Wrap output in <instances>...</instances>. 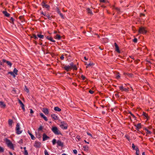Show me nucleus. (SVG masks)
<instances>
[{"label":"nucleus","instance_id":"obj_54","mask_svg":"<svg viewBox=\"0 0 155 155\" xmlns=\"http://www.w3.org/2000/svg\"><path fill=\"white\" fill-rule=\"evenodd\" d=\"M129 113L134 118H136V117L134 116V115L131 112H130Z\"/></svg>","mask_w":155,"mask_h":155},{"label":"nucleus","instance_id":"obj_44","mask_svg":"<svg viewBox=\"0 0 155 155\" xmlns=\"http://www.w3.org/2000/svg\"><path fill=\"white\" fill-rule=\"evenodd\" d=\"M44 153L45 155H49L48 152V151L46 150H45Z\"/></svg>","mask_w":155,"mask_h":155},{"label":"nucleus","instance_id":"obj_7","mask_svg":"<svg viewBox=\"0 0 155 155\" xmlns=\"http://www.w3.org/2000/svg\"><path fill=\"white\" fill-rule=\"evenodd\" d=\"M41 143L39 142L36 141L34 145V146L36 148H39L41 147Z\"/></svg>","mask_w":155,"mask_h":155},{"label":"nucleus","instance_id":"obj_60","mask_svg":"<svg viewBox=\"0 0 155 155\" xmlns=\"http://www.w3.org/2000/svg\"><path fill=\"white\" fill-rule=\"evenodd\" d=\"M3 61L4 62H6L7 63V61H6V60L5 59H3Z\"/></svg>","mask_w":155,"mask_h":155},{"label":"nucleus","instance_id":"obj_24","mask_svg":"<svg viewBox=\"0 0 155 155\" xmlns=\"http://www.w3.org/2000/svg\"><path fill=\"white\" fill-rule=\"evenodd\" d=\"M51 117L54 120H56L58 119V117L57 116L54 114H51Z\"/></svg>","mask_w":155,"mask_h":155},{"label":"nucleus","instance_id":"obj_10","mask_svg":"<svg viewBox=\"0 0 155 155\" xmlns=\"http://www.w3.org/2000/svg\"><path fill=\"white\" fill-rule=\"evenodd\" d=\"M64 69L66 71H70V70L71 69V67L70 66V65H65L64 67Z\"/></svg>","mask_w":155,"mask_h":155},{"label":"nucleus","instance_id":"obj_12","mask_svg":"<svg viewBox=\"0 0 155 155\" xmlns=\"http://www.w3.org/2000/svg\"><path fill=\"white\" fill-rule=\"evenodd\" d=\"M114 45L115 47L116 51L118 53H120V51L119 49V48L117 45L116 43H114Z\"/></svg>","mask_w":155,"mask_h":155},{"label":"nucleus","instance_id":"obj_26","mask_svg":"<svg viewBox=\"0 0 155 155\" xmlns=\"http://www.w3.org/2000/svg\"><path fill=\"white\" fill-rule=\"evenodd\" d=\"M54 38H55L56 39H57L58 40H60L61 39V37L59 35L57 34L55 36Z\"/></svg>","mask_w":155,"mask_h":155},{"label":"nucleus","instance_id":"obj_50","mask_svg":"<svg viewBox=\"0 0 155 155\" xmlns=\"http://www.w3.org/2000/svg\"><path fill=\"white\" fill-rule=\"evenodd\" d=\"M57 12L58 14L60 13H61V11H60L59 9L58 8H57Z\"/></svg>","mask_w":155,"mask_h":155},{"label":"nucleus","instance_id":"obj_9","mask_svg":"<svg viewBox=\"0 0 155 155\" xmlns=\"http://www.w3.org/2000/svg\"><path fill=\"white\" fill-rule=\"evenodd\" d=\"M57 145L58 146H61L62 147L63 146V143L60 140H58L57 142Z\"/></svg>","mask_w":155,"mask_h":155},{"label":"nucleus","instance_id":"obj_53","mask_svg":"<svg viewBox=\"0 0 155 155\" xmlns=\"http://www.w3.org/2000/svg\"><path fill=\"white\" fill-rule=\"evenodd\" d=\"M43 129V127L42 126H40L38 129V130H42Z\"/></svg>","mask_w":155,"mask_h":155},{"label":"nucleus","instance_id":"obj_64","mask_svg":"<svg viewBox=\"0 0 155 155\" xmlns=\"http://www.w3.org/2000/svg\"><path fill=\"white\" fill-rule=\"evenodd\" d=\"M41 13L43 15H44V16H46V14L45 13H45H43V12H42V13Z\"/></svg>","mask_w":155,"mask_h":155},{"label":"nucleus","instance_id":"obj_43","mask_svg":"<svg viewBox=\"0 0 155 155\" xmlns=\"http://www.w3.org/2000/svg\"><path fill=\"white\" fill-rule=\"evenodd\" d=\"M81 78L83 80H84L86 78L83 75L81 76Z\"/></svg>","mask_w":155,"mask_h":155},{"label":"nucleus","instance_id":"obj_41","mask_svg":"<svg viewBox=\"0 0 155 155\" xmlns=\"http://www.w3.org/2000/svg\"><path fill=\"white\" fill-rule=\"evenodd\" d=\"M46 16L48 18V19H49V20L51 19V18L50 17V15L49 14H47Z\"/></svg>","mask_w":155,"mask_h":155},{"label":"nucleus","instance_id":"obj_4","mask_svg":"<svg viewBox=\"0 0 155 155\" xmlns=\"http://www.w3.org/2000/svg\"><path fill=\"white\" fill-rule=\"evenodd\" d=\"M147 32V30L144 27H141L139 28L138 31L139 33L146 34Z\"/></svg>","mask_w":155,"mask_h":155},{"label":"nucleus","instance_id":"obj_13","mask_svg":"<svg viewBox=\"0 0 155 155\" xmlns=\"http://www.w3.org/2000/svg\"><path fill=\"white\" fill-rule=\"evenodd\" d=\"M19 103L21 104L22 109L24 111H25V105L24 104L22 103V101L20 100H18Z\"/></svg>","mask_w":155,"mask_h":155},{"label":"nucleus","instance_id":"obj_16","mask_svg":"<svg viewBox=\"0 0 155 155\" xmlns=\"http://www.w3.org/2000/svg\"><path fill=\"white\" fill-rule=\"evenodd\" d=\"M0 107L1 108H5L6 107V105L3 102L1 101L0 102Z\"/></svg>","mask_w":155,"mask_h":155},{"label":"nucleus","instance_id":"obj_31","mask_svg":"<svg viewBox=\"0 0 155 155\" xmlns=\"http://www.w3.org/2000/svg\"><path fill=\"white\" fill-rule=\"evenodd\" d=\"M13 123V121L12 120L9 119L8 120V124L10 126H11Z\"/></svg>","mask_w":155,"mask_h":155},{"label":"nucleus","instance_id":"obj_36","mask_svg":"<svg viewBox=\"0 0 155 155\" xmlns=\"http://www.w3.org/2000/svg\"><path fill=\"white\" fill-rule=\"evenodd\" d=\"M4 151V148L3 147H1L0 146V152H1V153L3 152Z\"/></svg>","mask_w":155,"mask_h":155},{"label":"nucleus","instance_id":"obj_17","mask_svg":"<svg viewBox=\"0 0 155 155\" xmlns=\"http://www.w3.org/2000/svg\"><path fill=\"white\" fill-rule=\"evenodd\" d=\"M2 13L6 17H8L9 16L10 14L8 13L6 11H3L2 12Z\"/></svg>","mask_w":155,"mask_h":155},{"label":"nucleus","instance_id":"obj_1","mask_svg":"<svg viewBox=\"0 0 155 155\" xmlns=\"http://www.w3.org/2000/svg\"><path fill=\"white\" fill-rule=\"evenodd\" d=\"M5 142L6 144L8 147L12 150H14V148L13 144L9 139H6Z\"/></svg>","mask_w":155,"mask_h":155},{"label":"nucleus","instance_id":"obj_25","mask_svg":"<svg viewBox=\"0 0 155 155\" xmlns=\"http://www.w3.org/2000/svg\"><path fill=\"white\" fill-rule=\"evenodd\" d=\"M47 38L52 42H55V41L53 40V38L51 37H49V36H47Z\"/></svg>","mask_w":155,"mask_h":155},{"label":"nucleus","instance_id":"obj_56","mask_svg":"<svg viewBox=\"0 0 155 155\" xmlns=\"http://www.w3.org/2000/svg\"><path fill=\"white\" fill-rule=\"evenodd\" d=\"M60 58L61 59L63 60L64 59V57L63 55H62L60 57Z\"/></svg>","mask_w":155,"mask_h":155},{"label":"nucleus","instance_id":"obj_63","mask_svg":"<svg viewBox=\"0 0 155 155\" xmlns=\"http://www.w3.org/2000/svg\"><path fill=\"white\" fill-rule=\"evenodd\" d=\"M72 84H73V85H74L75 86H77V84H76V83H74H74H72Z\"/></svg>","mask_w":155,"mask_h":155},{"label":"nucleus","instance_id":"obj_49","mask_svg":"<svg viewBox=\"0 0 155 155\" xmlns=\"http://www.w3.org/2000/svg\"><path fill=\"white\" fill-rule=\"evenodd\" d=\"M24 154L25 155H28V153L27 150L25 151L24 153Z\"/></svg>","mask_w":155,"mask_h":155},{"label":"nucleus","instance_id":"obj_52","mask_svg":"<svg viewBox=\"0 0 155 155\" xmlns=\"http://www.w3.org/2000/svg\"><path fill=\"white\" fill-rule=\"evenodd\" d=\"M73 153L75 154H76L77 153V151L76 150H73Z\"/></svg>","mask_w":155,"mask_h":155},{"label":"nucleus","instance_id":"obj_55","mask_svg":"<svg viewBox=\"0 0 155 155\" xmlns=\"http://www.w3.org/2000/svg\"><path fill=\"white\" fill-rule=\"evenodd\" d=\"M89 92L91 94H93L94 93V91L91 90H89Z\"/></svg>","mask_w":155,"mask_h":155},{"label":"nucleus","instance_id":"obj_34","mask_svg":"<svg viewBox=\"0 0 155 155\" xmlns=\"http://www.w3.org/2000/svg\"><path fill=\"white\" fill-rule=\"evenodd\" d=\"M142 114L145 117H146L147 118V117H148L147 114H146V113L144 112H143Z\"/></svg>","mask_w":155,"mask_h":155},{"label":"nucleus","instance_id":"obj_22","mask_svg":"<svg viewBox=\"0 0 155 155\" xmlns=\"http://www.w3.org/2000/svg\"><path fill=\"white\" fill-rule=\"evenodd\" d=\"M54 110L55 111H60L61 110V109L59 108L58 107H54Z\"/></svg>","mask_w":155,"mask_h":155},{"label":"nucleus","instance_id":"obj_51","mask_svg":"<svg viewBox=\"0 0 155 155\" xmlns=\"http://www.w3.org/2000/svg\"><path fill=\"white\" fill-rule=\"evenodd\" d=\"M76 138L78 140H79L81 139L80 136L79 135H77L76 137Z\"/></svg>","mask_w":155,"mask_h":155},{"label":"nucleus","instance_id":"obj_33","mask_svg":"<svg viewBox=\"0 0 155 155\" xmlns=\"http://www.w3.org/2000/svg\"><path fill=\"white\" fill-rule=\"evenodd\" d=\"M14 18L12 17L10 19V21H9L12 24H14Z\"/></svg>","mask_w":155,"mask_h":155},{"label":"nucleus","instance_id":"obj_21","mask_svg":"<svg viewBox=\"0 0 155 155\" xmlns=\"http://www.w3.org/2000/svg\"><path fill=\"white\" fill-rule=\"evenodd\" d=\"M87 13L88 14H90L91 15H92L93 13L91 11V10L89 8H87Z\"/></svg>","mask_w":155,"mask_h":155},{"label":"nucleus","instance_id":"obj_61","mask_svg":"<svg viewBox=\"0 0 155 155\" xmlns=\"http://www.w3.org/2000/svg\"><path fill=\"white\" fill-rule=\"evenodd\" d=\"M140 16H145V14H143L141 13V14H140Z\"/></svg>","mask_w":155,"mask_h":155},{"label":"nucleus","instance_id":"obj_15","mask_svg":"<svg viewBox=\"0 0 155 155\" xmlns=\"http://www.w3.org/2000/svg\"><path fill=\"white\" fill-rule=\"evenodd\" d=\"M40 116L42 117L44 119V120L46 121H48V119H47V117H45L43 114V113H41L40 114Z\"/></svg>","mask_w":155,"mask_h":155},{"label":"nucleus","instance_id":"obj_8","mask_svg":"<svg viewBox=\"0 0 155 155\" xmlns=\"http://www.w3.org/2000/svg\"><path fill=\"white\" fill-rule=\"evenodd\" d=\"M49 137L48 136L45 134H44L43 135V140L45 141L48 139H49Z\"/></svg>","mask_w":155,"mask_h":155},{"label":"nucleus","instance_id":"obj_37","mask_svg":"<svg viewBox=\"0 0 155 155\" xmlns=\"http://www.w3.org/2000/svg\"><path fill=\"white\" fill-rule=\"evenodd\" d=\"M52 142L53 145L55 144L56 142V140L55 139H53L52 141Z\"/></svg>","mask_w":155,"mask_h":155},{"label":"nucleus","instance_id":"obj_19","mask_svg":"<svg viewBox=\"0 0 155 155\" xmlns=\"http://www.w3.org/2000/svg\"><path fill=\"white\" fill-rule=\"evenodd\" d=\"M135 126L136 127V129L137 130L141 128V123H138L136 125H135Z\"/></svg>","mask_w":155,"mask_h":155},{"label":"nucleus","instance_id":"obj_58","mask_svg":"<svg viewBox=\"0 0 155 155\" xmlns=\"http://www.w3.org/2000/svg\"><path fill=\"white\" fill-rule=\"evenodd\" d=\"M30 112L31 114H33V113H34V111H33V110H32V109H30Z\"/></svg>","mask_w":155,"mask_h":155},{"label":"nucleus","instance_id":"obj_48","mask_svg":"<svg viewBox=\"0 0 155 155\" xmlns=\"http://www.w3.org/2000/svg\"><path fill=\"white\" fill-rule=\"evenodd\" d=\"M129 88H124V90L123 91H127L129 90Z\"/></svg>","mask_w":155,"mask_h":155},{"label":"nucleus","instance_id":"obj_6","mask_svg":"<svg viewBox=\"0 0 155 155\" xmlns=\"http://www.w3.org/2000/svg\"><path fill=\"white\" fill-rule=\"evenodd\" d=\"M70 66L71 69H73L74 70H77V68L76 65L74 64L73 62H71L70 64Z\"/></svg>","mask_w":155,"mask_h":155},{"label":"nucleus","instance_id":"obj_14","mask_svg":"<svg viewBox=\"0 0 155 155\" xmlns=\"http://www.w3.org/2000/svg\"><path fill=\"white\" fill-rule=\"evenodd\" d=\"M42 6L43 8H48L50 7L49 5L45 4L44 1L42 3Z\"/></svg>","mask_w":155,"mask_h":155},{"label":"nucleus","instance_id":"obj_20","mask_svg":"<svg viewBox=\"0 0 155 155\" xmlns=\"http://www.w3.org/2000/svg\"><path fill=\"white\" fill-rule=\"evenodd\" d=\"M19 18L20 19L21 22H23L25 21L24 16H20L19 17Z\"/></svg>","mask_w":155,"mask_h":155},{"label":"nucleus","instance_id":"obj_45","mask_svg":"<svg viewBox=\"0 0 155 155\" xmlns=\"http://www.w3.org/2000/svg\"><path fill=\"white\" fill-rule=\"evenodd\" d=\"M59 14L60 15V16L61 17L63 18V19H64V17L63 15V14L61 13H61H60Z\"/></svg>","mask_w":155,"mask_h":155},{"label":"nucleus","instance_id":"obj_5","mask_svg":"<svg viewBox=\"0 0 155 155\" xmlns=\"http://www.w3.org/2000/svg\"><path fill=\"white\" fill-rule=\"evenodd\" d=\"M60 126L61 128L63 129H66L67 128V126L64 122H61Z\"/></svg>","mask_w":155,"mask_h":155},{"label":"nucleus","instance_id":"obj_32","mask_svg":"<svg viewBox=\"0 0 155 155\" xmlns=\"http://www.w3.org/2000/svg\"><path fill=\"white\" fill-rule=\"evenodd\" d=\"M37 36L41 38H44V36L43 35H41L40 34H38L37 35Z\"/></svg>","mask_w":155,"mask_h":155},{"label":"nucleus","instance_id":"obj_2","mask_svg":"<svg viewBox=\"0 0 155 155\" xmlns=\"http://www.w3.org/2000/svg\"><path fill=\"white\" fill-rule=\"evenodd\" d=\"M52 132L56 135H61L60 131L56 127H52L51 128Z\"/></svg>","mask_w":155,"mask_h":155},{"label":"nucleus","instance_id":"obj_30","mask_svg":"<svg viewBox=\"0 0 155 155\" xmlns=\"http://www.w3.org/2000/svg\"><path fill=\"white\" fill-rule=\"evenodd\" d=\"M18 71V70L16 68H15L14 69L13 72L15 74V75H17V72Z\"/></svg>","mask_w":155,"mask_h":155},{"label":"nucleus","instance_id":"obj_18","mask_svg":"<svg viewBox=\"0 0 155 155\" xmlns=\"http://www.w3.org/2000/svg\"><path fill=\"white\" fill-rule=\"evenodd\" d=\"M28 134L31 136V138L32 140H34L35 139V137L31 133H30L29 130H28Z\"/></svg>","mask_w":155,"mask_h":155},{"label":"nucleus","instance_id":"obj_57","mask_svg":"<svg viewBox=\"0 0 155 155\" xmlns=\"http://www.w3.org/2000/svg\"><path fill=\"white\" fill-rule=\"evenodd\" d=\"M87 134L88 135L90 136H91V137H92V135L91 134H90V133H89L87 132Z\"/></svg>","mask_w":155,"mask_h":155},{"label":"nucleus","instance_id":"obj_35","mask_svg":"<svg viewBox=\"0 0 155 155\" xmlns=\"http://www.w3.org/2000/svg\"><path fill=\"white\" fill-rule=\"evenodd\" d=\"M25 91L27 92V93H28L29 92V90L28 89L27 87L26 86H25Z\"/></svg>","mask_w":155,"mask_h":155},{"label":"nucleus","instance_id":"obj_39","mask_svg":"<svg viewBox=\"0 0 155 155\" xmlns=\"http://www.w3.org/2000/svg\"><path fill=\"white\" fill-rule=\"evenodd\" d=\"M83 148L84 149V150H87L88 147L87 145L84 146L83 147Z\"/></svg>","mask_w":155,"mask_h":155},{"label":"nucleus","instance_id":"obj_47","mask_svg":"<svg viewBox=\"0 0 155 155\" xmlns=\"http://www.w3.org/2000/svg\"><path fill=\"white\" fill-rule=\"evenodd\" d=\"M137 38H134L133 40V41L134 42H135V43H136L137 42Z\"/></svg>","mask_w":155,"mask_h":155},{"label":"nucleus","instance_id":"obj_59","mask_svg":"<svg viewBox=\"0 0 155 155\" xmlns=\"http://www.w3.org/2000/svg\"><path fill=\"white\" fill-rule=\"evenodd\" d=\"M36 36V35L35 34H33L32 35L31 37V38H34L35 36Z\"/></svg>","mask_w":155,"mask_h":155},{"label":"nucleus","instance_id":"obj_3","mask_svg":"<svg viewBox=\"0 0 155 155\" xmlns=\"http://www.w3.org/2000/svg\"><path fill=\"white\" fill-rule=\"evenodd\" d=\"M20 124L19 123H17L16 125V133L17 134H21L22 131L20 130Z\"/></svg>","mask_w":155,"mask_h":155},{"label":"nucleus","instance_id":"obj_23","mask_svg":"<svg viewBox=\"0 0 155 155\" xmlns=\"http://www.w3.org/2000/svg\"><path fill=\"white\" fill-rule=\"evenodd\" d=\"M144 130L146 131L147 132H146V134H151L152 132L150 131L148 129L146 128H144V129H143Z\"/></svg>","mask_w":155,"mask_h":155},{"label":"nucleus","instance_id":"obj_46","mask_svg":"<svg viewBox=\"0 0 155 155\" xmlns=\"http://www.w3.org/2000/svg\"><path fill=\"white\" fill-rule=\"evenodd\" d=\"M120 75H119V73H118L117 74V75H116V78L117 79H119L120 78Z\"/></svg>","mask_w":155,"mask_h":155},{"label":"nucleus","instance_id":"obj_27","mask_svg":"<svg viewBox=\"0 0 155 155\" xmlns=\"http://www.w3.org/2000/svg\"><path fill=\"white\" fill-rule=\"evenodd\" d=\"M85 64L87 65L86 68H87L89 66H91L94 65V64L93 63H90L88 64Z\"/></svg>","mask_w":155,"mask_h":155},{"label":"nucleus","instance_id":"obj_62","mask_svg":"<svg viewBox=\"0 0 155 155\" xmlns=\"http://www.w3.org/2000/svg\"><path fill=\"white\" fill-rule=\"evenodd\" d=\"M34 38L35 40H36L38 39V38H37L36 36H35Z\"/></svg>","mask_w":155,"mask_h":155},{"label":"nucleus","instance_id":"obj_28","mask_svg":"<svg viewBox=\"0 0 155 155\" xmlns=\"http://www.w3.org/2000/svg\"><path fill=\"white\" fill-rule=\"evenodd\" d=\"M136 155H137V154H139V150L138 147H136Z\"/></svg>","mask_w":155,"mask_h":155},{"label":"nucleus","instance_id":"obj_40","mask_svg":"<svg viewBox=\"0 0 155 155\" xmlns=\"http://www.w3.org/2000/svg\"><path fill=\"white\" fill-rule=\"evenodd\" d=\"M136 147L134 143L132 144V147L133 150H136Z\"/></svg>","mask_w":155,"mask_h":155},{"label":"nucleus","instance_id":"obj_11","mask_svg":"<svg viewBox=\"0 0 155 155\" xmlns=\"http://www.w3.org/2000/svg\"><path fill=\"white\" fill-rule=\"evenodd\" d=\"M42 111L46 114L48 115L49 114L48 110L47 108H43Z\"/></svg>","mask_w":155,"mask_h":155},{"label":"nucleus","instance_id":"obj_42","mask_svg":"<svg viewBox=\"0 0 155 155\" xmlns=\"http://www.w3.org/2000/svg\"><path fill=\"white\" fill-rule=\"evenodd\" d=\"M119 88L120 90H122V91H124V88L123 86H120L119 87Z\"/></svg>","mask_w":155,"mask_h":155},{"label":"nucleus","instance_id":"obj_29","mask_svg":"<svg viewBox=\"0 0 155 155\" xmlns=\"http://www.w3.org/2000/svg\"><path fill=\"white\" fill-rule=\"evenodd\" d=\"M8 73L12 75L13 77L14 78H15V75L13 72H8Z\"/></svg>","mask_w":155,"mask_h":155},{"label":"nucleus","instance_id":"obj_38","mask_svg":"<svg viewBox=\"0 0 155 155\" xmlns=\"http://www.w3.org/2000/svg\"><path fill=\"white\" fill-rule=\"evenodd\" d=\"M6 63L10 67H11V66L12 64L11 63V62L10 61H7Z\"/></svg>","mask_w":155,"mask_h":155}]
</instances>
